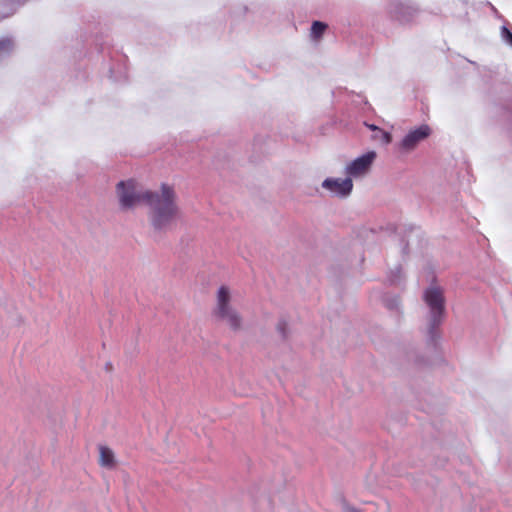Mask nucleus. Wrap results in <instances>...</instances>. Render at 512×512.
<instances>
[{"mask_svg":"<svg viewBox=\"0 0 512 512\" xmlns=\"http://www.w3.org/2000/svg\"><path fill=\"white\" fill-rule=\"evenodd\" d=\"M117 193L123 208H132L138 204L149 206V217L156 230L169 228L177 219L179 209L173 187L162 184L160 193L142 190L133 180L121 181L117 185Z\"/></svg>","mask_w":512,"mask_h":512,"instance_id":"f257e3e1","label":"nucleus"},{"mask_svg":"<svg viewBox=\"0 0 512 512\" xmlns=\"http://www.w3.org/2000/svg\"><path fill=\"white\" fill-rule=\"evenodd\" d=\"M213 314L219 320L224 321L231 329L238 330L241 328V317L231 305L230 290L226 286H221L217 292V301Z\"/></svg>","mask_w":512,"mask_h":512,"instance_id":"f03ea898","label":"nucleus"},{"mask_svg":"<svg viewBox=\"0 0 512 512\" xmlns=\"http://www.w3.org/2000/svg\"><path fill=\"white\" fill-rule=\"evenodd\" d=\"M424 301L431 310L432 325L437 326L441 322L445 310L443 290L438 286L428 288L424 293Z\"/></svg>","mask_w":512,"mask_h":512,"instance_id":"7ed1b4c3","label":"nucleus"},{"mask_svg":"<svg viewBox=\"0 0 512 512\" xmlns=\"http://www.w3.org/2000/svg\"><path fill=\"white\" fill-rule=\"evenodd\" d=\"M376 158L374 151L367 152L366 154L356 158L346 168V173L352 177H358L366 174L372 163Z\"/></svg>","mask_w":512,"mask_h":512,"instance_id":"20e7f679","label":"nucleus"},{"mask_svg":"<svg viewBox=\"0 0 512 512\" xmlns=\"http://www.w3.org/2000/svg\"><path fill=\"white\" fill-rule=\"evenodd\" d=\"M430 135V128L428 125H421L420 127L410 131L402 140L401 147L406 151L413 150L419 142L426 139Z\"/></svg>","mask_w":512,"mask_h":512,"instance_id":"39448f33","label":"nucleus"},{"mask_svg":"<svg viewBox=\"0 0 512 512\" xmlns=\"http://www.w3.org/2000/svg\"><path fill=\"white\" fill-rule=\"evenodd\" d=\"M323 187L330 190L336 195L347 196L352 188L353 183L350 178L345 179H331L328 178L323 182Z\"/></svg>","mask_w":512,"mask_h":512,"instance_id":"423d86ee","label":"nucleus"},{"mask_svg":"<svg viewBox=\"0 0 512 512\" xmlns=\"http://www.w3.org/2000/svg\"><path fill=\"white\" fill-rule=\"evenodd\" d=\"M99 465L107 468L114 469L116 467V458L115 454L111 448L108 446L100 445L99 446Z\"/></svg>","mask_w":512,"mask_h":512,"instance_id":"0eeeda50","label":"nucleus"},{"mask_svg":"<svg viewBox=\"0 0 512 512\" xmlns=\"http://www.w3.org/2000/svg\"><path fill=\"white\" fill-rule=\"evenodd\" d=\"M326 28H327V25L325 23L320 22V21H314L312 24V27H311V35L315 39H318L322 36V34L326 30Z\"/></svg>","mask_w":512,"mask_h":512,"instance_id":"6e6552de","label":"nucleus"},{"mask_svg":"<svg viewBox=\"0 0 512 512\" xmlns=\"http://www.w3.org/2000/svg\"><path fill=\"white\" fill-rule=\"evenodd\" d=\"M366 126H367L370 130H372V131H374V132H378V133H380V134H381V141H382L384 144H388V143H390V142H391L392 137H391V134H390V133H388V132H386V131H384V130L380 129L379 127H377V126H375V125H373V124H366Z\"/></svg>","mask_w":512,"mask_h":512,"instance_id":"1a4fd4ad","label":"nucleus"},{"mask_svg":"<svg viewBox=\"0 0 512 512\" xmlns=\"http://www.w3.org/2000/svg\"><path fill=\"white\" fill-rule=\"evenodd\" d=\"M13 47V42L9 38H4L0 40V53L9 52Z\"/></svg>","mask_w":512,"mask_h":512,"instance_id":"9d476101","label":"nucleus"},{"mask_svg":"<svg viewBox=\"0 0 512 512\" xmlns=\"http://www.w3.org/2000/svg\"><path fill=\"white\" fill-rule=\"evenodd\" d=\"M503 31L505 33L506 40L509 42L510 45H512V33L507 28H504Z\"/></svg>","mask_w":512,"mask_h":512,"instance_id":"9b49d317","label":"nucleus"},{"mask_svg":"<svg viewBox=\"0 0 512 512\" xmlns=\"http://www.w3.org/2000/svg\"><path fill=\"white\" fill-rule=\"evenodd\" d=\"M286 322H280L278 324V330L285 336V328H286Z\"/></svg>","mask_w":512,"mask_h":512,"instance_id":"f8f14e48","label":"nucleus"},{"mask_svg":"<svg viewBox=\"0 0 512 512\" xmlns=\"http://www.w3.org/2000/svg\"><path fill=\"white\" fill-rule=\"evenodd\" d=\"M372 137L374 140H381V134L378 132H375V134Z\"/></svg>","mask_w":512,"mask_h":512,"instance_id":"ddd939ff","label":"nucleus"}]
</instances>
